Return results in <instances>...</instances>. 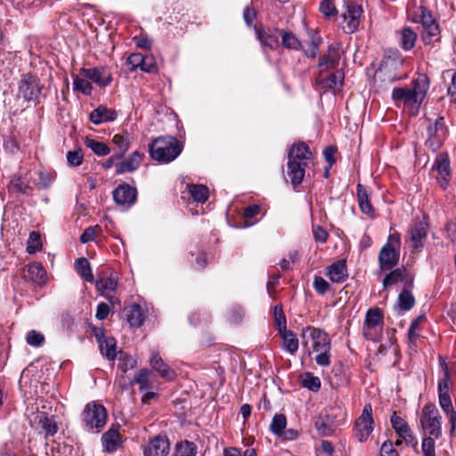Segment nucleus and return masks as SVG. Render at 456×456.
I'll list each match as a JSON object with an SVG mask.
<instances>
[{
  "instance_id": "nucleus-12",
  "label": "nucleus",
  "mask_w": 456,
  "mask_h": 456,
  "mask_svg": "<svg viewBox=\"0 0 456 456\" xmlns=\"http://www.w3.org/2000/svg\"><path fill=\"white\" fill-rule=\"evenodd\" d=\"M428 224L425 220H415L409 230V236L414 252L423 248V240L428 236Z\"/></svg>"
},
{
  "instance_id": "nucleus-55",
  "label": "nucleus",
  "mask_w": 456,
  "mask_h": 456,
  "mask_svg": "<svg viewBox=\"0 0 456 456\" xmlns=\"http://www.w3.org/2000/svg\"><path fill=\"white\" fill-rule=\"evenodd\" d=\"M444 378L438 382V395L449 394L451 377L445 362L442 364Z\"/></svg>"
},
{
  "instance_id": "nucleus-29",
  "label": "nucleus",
  "mask_w": 456,
  "mask_h": 456,
  "mask_svg": "<svg viewBox=\"0 0 456 456\" xmlns=\"http://www.w3.org/2000/svg\"><path fill=\"white\" fill-rule=\"evenodd\" d=\"M154 382V374L148 369L140 370L134 377L131 384H137L141 391L150 389L152 387Z\"/></svg>"
},
{
  "instance_id": "nucleus-6",
  "label": "nucleus",
  "mask_w": 456,
  "mask_h": 456,
  "mask_svg": "<svg viewBox=\"0 0 456 456\" xmlns=\"http://www.w3.org/2000/svg\"><path fill=\"white\" fill-rule=\"evenodd\" d=\"M401 65L400 61L390 57L383 60L375 73L374 79L378 86L387 88L388 84L402 79L403 76L396 72V69Z\"/></svg>"
},
{
  "instance_id": "nucleus-64",
  "label": "nucleus",
  "mask_w": 456,
  "mask_h": 456,
  "mask_svg": "<svg viewBox=\"0 0 456 456\" xmlns=\"http://www.w3.org/2000/svg\"><path fill=\"white\" fill-rule=\"evenodd\" d=\"M314 288L320 295H324L330 289V284L321 276H315Z\"/></svg>"
},
{
  "instance_id": "nucleus-3",
  "label": "nucleus",
  "mask_w": 456,
  "mask_h": 456,
  "mask_svg": "<svg viewBox=\"0 0 456 456\" xmlns=\"http://www.w3.org/2000/svg\"><path fill=\"white\" fill-rule=\"evenodd\" d=\"M105 407L94 402L87 403L82 412V425L89 432L99 433L107 422Z\"/></svg>"
},
{
  "instance_id": "nucleus-52",
  "label": "nucleus",
  "mask_w": 456,
  "mask_h": 456,
  "mask_svg": "<svg viewBox=\"0 0 456 456\" xmlns=\"http://www.w3.org/2000/svg\"><path fill=\"white\" fill-rule=\"evenodd\" d=\"M42 248L40 235L37 232H31L27 242V252L28 254H35Z\"/></svg>"
},
{
  "instance_id": "nucleus-23",
  "label": "nucleus",
  "mask_w": 456,
  "mask_h": 456,
  "mask_svg": "<svg viewBox=\"0 0 456 456\" xmlns=\"http://www.w3.org/2000/svg\"><path fill=\"white\" fill-rule=\"evenodd\" d=\"M118 117L115 110L100 105L90 113V120L95 125L114 121Z\"/></svg>"
},
{
  "instance_id": "nucleus-43",
  "label": "nucleus",
  "mask_w": 456,
  "mask_h": 456,
  "mask_svg": "<svg viewBox=\"0 0 456 456\" xmlns=\"http://www.w3.org/2000/svg\"><path fill=\"white\" fill-rule=\"evenodd\" d=\"M422 41L425 45H431L440 39V29L438 24H431L423 28Z\"/></svg>"
},
{
  "instance_id": "nucleus-28",
  "label": "nucleus",
  "mask_w": 456,
  "mask_h": 456,
  "mask_svg": "<svg viewBox=\"0 0 456 456\" xmlns=\"http://www.w3.org/2000/svg\"><path fill=\"white\" fill-rule=\"evenodd\" d=\"M279 334L282 339V349L291 354H294L298 350L299 346V341L297 335L289 330H282L279 332Z\"/></svg>"
},
{
  "instance_id": "nucleus-26",
  "label": "nucleus",
  "mask_w": 456,
  "mask_h": 456,
  "mask_svg": "<svg viewBox=\"0 0 456 456\" xmlns=\"http://www.w3.org/2000/svg\"><path fill=\"white\" fill-rule=\"evenodd\" d=\"M151 366L167 380H172L175 377V371L158 354H154L150 360Z\"/></svg>"
},
{
  "instance_id": "nucleus-61",
  "label": "nucleus",
  "mask_w": 456,
  "mask_h": 456,
  "mask_svg": "<svg viewBox=\"0 0 456 456\" xmlns=\"http://www.w3.org/2000/svg\"><path fill=\"white\" fill-rule=\"evenodd\" d=\"M26 341L29 346H40L45 342V337L42 333L33 330L28 332Z\"/></svg>"
},
{
  "instance_id": "nucleus-50",
  "label": "nucleus",
  "mask_w": 456,
  "mask_h": 456,
  "mask_svg": "<svg viewBox=\"0 0 456 456\" xmlns=\"http://www.w3.org/2000/svg\"><path fill=\"white\" fill-rule=\"evenodd\" d=\"M73 89L75 91H79L86 95H89L93 91V86L88 80L81 78L78 76H74Z\"/></svg>"
},
{
  "instance_id": "nucleus-22",
  "label": "nucleus",
  "mask_w": 456,
  "mask_h": 456,
  "mask_svg": "<svg viewBox=\"0 0 456 456\" xmlns=\"http://www.w3.org/2000/svg\"><path fill=\"white\" fill-rule=\"evenodd\" d=\"M326 275L332 282H344L348 276L346 261L338 260L328 266Z\"/></svg>"
},
{
  "instance_id": "nucleus-46",
  "label": "nucleus",
  "mask_w": 456,
  "mask_h": 456,
  "mask_svg": "<svg viewBox=\"0 0 456 456\" xmlns=\"http://www.w3.org/2000/svg\"><path fill=\"white\" fill-rule=\"evenodd\" d=\"M425 320L426 316L424 314H420L411 322L408 330V339L411 344H415L416 340L419 338L418 330L419 328L420 323L423 322Z\"/></svg>"
},
{
  "instance_id": "nucleus-48",
  "label": "nucleus",
  "mask_w": 456,
  "mask_h": 456,
  "mask_svg": "<svg viewBox=\"0 0 456 456\" xmlns=\"http://www.w3.org/2000/svg\"><path fill=\"white\" fill-rule=\"evenodd\" d=\"M197 446L193 442L184 441L176 445V456H196Z\"/></svg>"
},
{
  "instance_id": "nucleus-16",
  "label": "nucleus",
  "mask_w": 456,
  "mask_h": 456,
  "mask_svg": "<svg viewBox=\"0 0 456 456\" xmlns=\"http://www.w3.org/2000/svg\"><path fill=\"white\" fill-rule=\"evenodd\" d=\"M80 74L103 87L109 86L112 81L111 73L105 67L83 68L80 69Z\"/></svg>"
},
{
  "instance_id": "nucleus-42",
  "label": "nucleus",
  "mask_w": 456,
  "mask_h": 456,
  "mask_svg": "<svg viewBox=\"0 0 456 456\" xmlns=\"http://www.w3.org/2000/svg\"><path fill=\"white\" fill-rule=\"evenodd\" d=\"M410 289L405 287L398 296V307L403 311L411 310L415 304V298Z\"/></svg>"
},
{
  "instance_id": "nucleus-25",
  "label": "nucleus",
  "mask_w": 456,
  "mask_h": 456,
  "mask_svg": "<svg viewBox=\"0 0 456 456\" xmlns=\"http://www.w3.org/2000/svg\"><path fill=\"white\" fill-rule=\"evenodd\" d=\"M143 154L139 151H134L127 159L117 165L116 173L124 174L136 170L142 159Z\"/></svg>"
},
{
  "instance_id": "nucleus-14",
  "label": "nucleus",
  "mask_w": 456,
  "mask_h": 456,
  "mask_svg": "<svg viewBox=\"0 0 456 456\" xmlns=\"http://www.w3.org/2000/svg\"><path fill=\"white\" fill-rule=\"evenodd\" d=\"M118 424H113L111 427L102 436V444L103 451L108 453L115 452L122 444V437L119 434Z\"/></svg>"
},
{
  "instance_id": "nucleus-32",
  "label": "nucleus",
  "mask_w": 456,
  "mask_h": 456,
  "mask_svg": "<svg viewBox=\"0 0 456 456\" xmlns=\"http://www.w3.org/2000/svg\"><path fill=\"white\" fill-rule=\"evenodd\" d=\"M126 320L130 326L140 327L144 322V314L139 305H132L125 309Z\"/></svg>"
},
{
  "instance_id": "nucleus-17",
  "label": "nucleus",
  "mask_w": 456,
  "mask_h": 456,
  "mask_svg": "<svg viewBox=\"0 0 456 456\" xmlns=\"http://www.w3.org/2000/svg\"><path fill=\"white\" fill-rule=\"evenodd\" d=\"M399 281L403 282L406 288H411L413 286V276L408 273L405 267L396 268L387 273L383 280V287L387 289Z\"/></svg>"
},
{
  "instance_id": "nucleus-15",
  "label": "nucleus",
  "mask_w": 456,
  "mask_h": 456,
  "mask_svg": "<svg viewBox=\"0 0 456 456\" xmlns=\"http://www.w3.org/2000/svg\"><path fill=\"white\" fill-rule=\"evenodd\" d=\"M137 191L127 183L119 184L113 191V199L118 205L131 207L136 201Z\"/></svg>"
},
{
  "instance_id": "nucleus-47",
  "label": "nucleus",
  "mask_w": 456,
  "mask_h": 456,
  "mask_svg": "<svg viewBox=\"0 0 456 456\" xmlns=\"http://www.w3.org/2000/svg\"><path fill=\"white\" fill-rule=\"evenodd\" d=\"M273 320L278 332L287 330V321L281 305L273 308Z\"/></svg>"
},
{
  "instance_id": "nucleus-21",
  "label": "nucleus",
  "mask_w": 456,
  "mask_h": 456,
  "mask_svg": "<svg viewBox=\"0 0 456 456\" xmlns=\"http://www.w3.org/2000/svg\"><path fill=\"white\" fill-rule=\"evenodd\" d=\"M434 170L437 171V179L442 187H445L451 178L450 161L446 155H439L436 159Z\"/></svg>"
},
{
  "instance_id": "nucleus-44",
  "label": "nucleus",
  "mask_w": 456,
  "mask_h": 456,
  "mask_svg": "<svg viewBox=\"0 0 456 456\" xmlns=\"http://www.w3.org/2000/svg\"><path fill=\"white\" fill-rule=\"evenodd\" d=\"M287 426V419L283 414H275L270 425V430L277 436H282Z\"/></svg>"
},
{
  "instance_id": "nucleus-39",
  "label": "nucleus",
  "mask_w": 456,
  "mask_h": 456,
  "mask_svg": "<svg viewBox=\"0 0 456 456\" xmlns=\"http://www.w3.org/2000/svg\"><path fill=\"white\" fill-rule=\"evenodd\" d=\"M96 289L101 294L106 295L109 292H114L118 286V280L116 277H102L96 281Z\"/></svg>"
},
{
  "instance_id": "nucleus-41",
  "label": "nucleus",
  "mask_w": 456,
  "mask_h": 456,
  "mask_svg": "<svg viewBox=\"0 0 456 456\" xmlns=\"http://www.w3.org/2000/svg\"><path fill=\"white\" fill-rule=\"evenodd\" d=\"M276 31L280 34L281 37V45L284 48L292 49V50H298L301 47L300 41L297 39V37L292 33L286 30H278Z\"/></svg>"
},
{
  "instance_id": "nucleus-35",
  "label": "nucleus",
  "mask_w": 456,
  "mask_h": 456,
  "mask_svg": "<svg viewBox=\"0 0 456 456\" xmlns=\"http://www.w3.org/2000/svg\"><path fill=\"white\" fill-rule=\"evenodd\" d=\"M75 268L77 273L86 281H94L93 272L89 261L85 257H80L75 261Z\"/></svg>"
},
{
  "instance_id": "nucleus-2",
  "label": "nucleus",
  "mask_w": 456,
  "mask_h": 456,
  "mask_svg": "<svg viewBox=\"0 0 456 456\" xmlns=\"http://www.w3.org/2000/svg\"><path fill=\"white\" fill-rule=\"evenodd\" d=\"M182 143L174 136H160L149 145V153L152 159L167 164L175 160L182 152Z\"/></svg>"
},
{
  "instance_id": "nucleus-37",
  "label": "nucleus",
  "mask_w": 456,
  "mask_h": 456,
  "mask_svg": "<svg viewBox=\"0 0 456 456\" xmlns=\"http://www.w3.org/2000/svg\"><path fill=\"white\" fill-rule=\"evenodd\" d=\"M417 39V34L409 27L403 28L401 31L400 45L405 51L411 50Z\"/></svg>"
},
{
  "instance_id": "nucleus-49",
  "label": "nucleus",
  "mask_w": 456,
  "mask_h": 456,
  "mask_svg": "<svg viewBox=\"0 0 456 456\" xmlns=\"http://www.w3.org/2000/svg\"><path fill=\"white\" fill-rule=\"evenodd\" d=\"M118 367L123 372H126L127 370L134 369L136 365V361L131 355L122 351L118 353Z\"/></svg>"
},
{
  "instance_id": "nucleus-54",
  "label": "nucleus",
  "mask_w": 456,
  "mask_h": 456,
  "mask_svg": "<svg viewBox=\"0 0 456 456\" xmlns=\"http://www.w3.org/2000/svg\"><path fill=\"white\" fill-rule=\"evenodd\" d=\"M342 82L343 75L340 72H337L330 74L326 79L321 81V84H322L324 87L335 89L336 87L340 86Z\"/></svg>"
},
{
  "instance_id": "nucleus-31",
  "label": "nucleus",
  "mask_w": 456,
  "mask_h": 456,
  "mask_svg": "<svg viewBox=\"0 0 456 456\" xmlns=\"http://www.w3.org/2000/svg\"><path fill=\"white\" fill-rule=\"evenodd\" d=\"M357 200L361 211L370 216L374 215V208L370 204L368 191L361 183L357 184Z\"/></svg>"
},
{
  "instance_id": "nucleus-30",
  "label": "nucleus",
  "mask_w": 456,
  "mask_h": 456,
  "mask_svg": "<svg viewBox=\"0 0 456 456\" xmlns=\"http://www.w3.org/2000/svg\"><path fill=\"white\" fill-rule=\"evenodd\" d=\"M25 276L27 279L37 284L45 283L46 281V272L43 265L37 262L28 265L27 274Z\"/></svg>"
},
{
  "instance_id": "nucleus-40",
  "label": "nucleus",
  "mask_w": 456,
  "mask_h": 456,
  "mask_svg": "<svg viewBox=\"0 0 456 456\" xmlns=\"http://www.w3.org/2000/svg\"><path fill=\"white\" fill-rule=\"evenodd\" d=\"M428 138L426 144L428 145L432 150L436 151L439 149L445 138L444 134L439 133L438 129L430 125L428 127Z\"/></svg>"
},
{
  "instance_id": "nucleus-34",
  "label": "nucleus",
  "mask_w": 456,
  "mask_h": 456,
  "mask_svg": "<svg viewBox=\"0 0 456 456\" xmlns=\"http://www.w3.org/2000/svg\"><path fill=\"white\" fill-rule=\"evenodd\" d=\"M390 421L395 431L403 440H407V437L411 436V428L409 425L403 418L396 415L395 412L392 415Z\"/></svg>"
},
{
  "instance_id": "nucleus-19",
  "label": "nucleus",
  "mask_w": 456,
  "mask_h": 456,
  "mask_svg": "<svg viewBox=\"0 0 456 456\" xmlns=\"http://www.w3.org/2000/svg\"><path fill=\"white\" fill-rule=\"evenodd\" d=\"M169 442L167 438L157 436L151 439L144 449V456H167L169 452Z\"/></svg>"
},
{
  "instance_id": "nucleus-24",
  "label": "nucleus",
  "mask_w": 456,
  "mask_h": 456,
  "mask_svg": "<svg viewBox=\"0 0 456 456\" xmlns=\"http://www.w3.org/2000/svg\"><path fill=\"white\" fill-rule=\"evenodd\" d=\"M306 166L307 164L288 160V176L294 188L303 182Z\"/></svg>"
},
{
  "instance_id": "nucleus-20",
  "label": "nucleus",
  "mask_w": 456,
  "mask_h": 456,
  "mask_svg": "<svg viewBox=\"0 0 456 456\" xmlns=\"http://www.w3.org/2000/svg\"><path fill=\"white\" fill-rule=\"evenodd\" d=\"M312 158L310 148L305 142L294 143L289 150L288 160L307 164Z\"/></svg>"
},
{
  "instance_id": "nucleus-59",
  "label": "nucleus",
  "mask_w": 456,
  "mask_h": 456,
  "mask_svg": "<svg viewBox=\"0 0 456 456\" xmlns=\"http://www.w3.org/2000/svg\"><path fill=\"white\" fill-rule=\"evenodd\" d=\"M424 437L422 440L421 450L424 456H436V444L433 437Z\"/></svg>"
},
{
  "instance_id": "nucleus-62",
  "label": "nucleus",
  "mask_w": 456,
  "mask_h": 456,
  "mask_svg": "<svg viewBox=\"0 0 456 456\" xmlns=\"http://www.w3.org/2000/svg\"><path fill=\"white\" fill-rule=\"evenodd\" d=\"M141 70L147 73H156L158 71V65L153 56L145 55Z\"/></svg>"
},
{
  "instance_id": "nucleus-10",
  "label": "nucleus",
  "mask_w": 456,
  "mask_h": 456,
  "mask_svg": "<svg viewBox=\"0 0 456 456\" xmlns=\"http://www.w3.org/2000/svg\"><path fill=\"white\" fill-rule=\"evenodd\" d=\"M30 426L45 438L54 436L58 426L53 416H48L45 411H37L30 418Z\"/></svg>"
},
{
  "instance_id": "nucleus-13",
  "label": "nucleus",
  "mask_w": 456,
  "mask_h": 456,
  "mask_svg": "<svg viewBox=\"0 0 456 456\" xmlns=\"http://www.w3.org/2000/svg\"><path fill=\"white\" fill-rule=\"evenodd\" d=\"M399 250L391 246V243H386L379 254V264L382 271L393 269L399 262Z\"/></svg>"
},
{
  "instance_id": "nucleus-27",
  "label": "nucleus",
  "mask_w": 456,
  "mask_h": 456,
  "mask_svg": "<svg viewBox=\"0 0 456 456\" xmlns=\"http://www.w3.org/2000/svg\"><path fill=\"white\" fill-rule=\"evenodd\" d=\"M99 342V348L102 355L110 361H113L117 356L116 353V340L112 337H99L96 335Z\"/></svg>"
},
{
  "instance_id": "nucleus-5",
  "label": "nucleus",
  "mask_w": 456,
  "mask_h": 456,
  "mask_svg": "<svg viewBox=\"0 0 456 456\" xmlns=\"http://www.w3.org/2000/svg\"><path fill=\"white\" fill-rule=\"evenodd\" d=\"M422 428L428 432L429 436L438 438L442 435V417L434 403L424 405L420 416Z\"/></svg>"
},
{
  "instance_id": "nucleus-9",
  "label": "nucleus",
  "mask_w": 456,
  "mask_h": 456,
  "mask_svg": "<svg viewBox=\"0 0 456 456\" xmlns=\"http://www.w3.org/2000/svg\"><path fill=\"white\" fill-rule=\"evenodd\" d=\"M345 5L346 12L341 15L344 20L342 29L346 34H353L360 26L362 7L352 0L346 1Z\"/></svg>"
},
{
  "instance_id": "nucleus-58",
  "label": "nucleus",
  "mask_w": 456,
  "mask_h": 456,
  "mask_svg": "<svg viewBox=\"0 0 456 456\" xmlns=\"http://www.w3.org/2000/svg\"><path fill=\"white\" fill-rule=\"evenodd\" d=\"M112 142L117 145L120 151L119 158H121L129 149V140L126 135L115 134L112 138Z\"/></svg>"
},
{
  "instance_id": "nucleus-8",
  "label": "nucleus",
  "mask_w": 456,
  "mask_h": 456,
  "mask_svg": "<svg viewBox=\"0 0 456 456\" xmlns=\"http://www.w3.org/2000/svg\"><path fill=\"white\" fill-rule=\"evenodd\" d=\"M374 429L371 405L365 404L361 416L355 420L354 434L356 439L362 443L367 441Z\"/></svg>"
},
{
  "instance_id": "nucleus-56",
  "label": "nucleus",
  "mask_w": 456,
  "mask_h": 456,
  "mask_svg": "<svg viewBox=\"0 0 456 456\" xmlns=\"http://www.w3.org/2000/svg\"><path fill=\"white\" fill-rule=\"evenodd\" d=\"M9 189L12 191L26 194L29 187L27 182L21 177H13L9 183Z\"/></svg>"
},
{
  "instance_id": "nucleus-63",
  "label": "nucleus",
  "mask_w": 456,
  "mask_h": 456,
  "mask_svg": "<svg viewBox=\"0 0 456 456\" xmlns=\"http://www.w3.org/2000/svg\"><path fill=\"white\" fill-rule=\"evenodd\" d=\"M68 163L72 167H77L81 165L83 161V154L80 150L69 151L67 153Z\"/></svg>"
},
{
  "instance_id": "nucleus-7",
  "label": "nucleus",
  "mask_w": 456,
  "mask_h": 456,
  "mask_svg": "<svg viewBox=\"0 0 456 456\" xmlns=\"http://www.w3.org/2000/svg\"><path fill=\"white\" fill-rule=\"evenodd\" d=\"M301 338L304 347H308L309 343L312 342L314 351L315 352L330 350L329 336L321 329L307 326L302 330Z\"/></svg>"
},
{
  "instance_id": "nucleus-1",
  "label": "nucleus",
  "mask_w": 456,
  "mask_h": 456,
  "mask_svg": "<svg viewBox=\"0 0 456 456\" xmlns=\"http://www.w3.org/2000/svg\"><path fill=\"white\" fill-rule=\"evenodd\" d=\"M429 88V80L425 74H419L415 78L411 87H395L391 97L395 104L399 107L402 103L410 107L415 112L419 110L420 104Z\"/></svg>"
},
{
  "instance_id": "nucleus-38",
  "label": "nucleus",
  "mask_w": 456,
  "mask_h": 456,
  "mask_svg": "<svg viewBox=\"0 0 456 456\" xmlns=\"http://www.w3.org/2000/svg\"><path fill=\"white\" fill-rule=\"evenodd\" d=\"M363 324H366L367 326H376L383 328L382 310L378 307L369 309L365 314Z\"/></svg>"
},
{
  "instance_id": "nucleus-57",
  "label": "nucleus",
  "mask_w": 456,
  "mask_h": 456,
  "mask_svg": "<svg viewBox=\"0 0 456 456\" xmlns=\"http://www.w3.org/2000/svg\"><path fill=\"white\" fill-rule=\"evenodd\" d=\"M209 318V314L206 311L197 310L191 313L188 319L191 325L198 326L201 322H207Z\"/></svg>"
},
{
  "instance_id": "nucleus-18",
  "label": "nucleus",
  "mask_w": 456,
  "mask_h": 456,
  "mask_svg": "<svg viewBox=\"0 0 456 456\" xmlns=\"http://www.w3.org/2000/svg\"><path fill=\"white\" fill-rule=\"evenodd\" d=\"M342 53L340 43L330 45L328 53L319 60L318 66L326 67L327 69L336 68L338 65Z\"/></svg>"
},
{
  "instance_id": "nucleus-45",
  "label": "nucleus",
  "mask_w": 456,
  "mask_h": 456,
  "mask_svg": "<svg viewBox=\"0 0 456 456\" xmlns=\"http://www.w3.org/2000/svg\"><path fill=\"white\" fill-rule=\"evenodd\" d=\"M85 143L87 148L98 156H106L110 153V148L104 142L87 138Z\"/></svg>"
},
{
  "instance_id": "nucleus-36",
  "label": "nucleus",
  "mask_w": 456,
  "mask_h": 456,
  "mask_svg": "<svg viewBox=\"0 0 456 456\" xmlns=\"http://www.w3.org/2000/svg\"><path fill=\"white\" fill-rule=\"evenodd\" d=\"M188 191L194 201L204 203L208 199V188L203 184H189Z\"/></svg>"
},
{
  "instance_id": "nucleus-51",
  "label": "nucleus",
  "mask_w": 456,
  "mask_h": 456,
  "mask_svg": "<svg viewBox=\"0 0 456 456\" xmlns=\"http://www.w3.org/2000/svg\"><path fill=\"white\" fill-rule=\"evenodd\" d=\"M382 327H373V326H367L366 324H363L362 326V335L365 339L370 340V341H379V338L382 336Z\"/></svg>"
},
{
  "instance_id": "nucleus-4",
  "label": "nucleus",
  "mask_w": 456,
  "mask_h": 456,
  "mask_svg": "<svg viewBox=\"0 0 456 456\" xmlns=\"http://www.w3.org/2000/svg\"><path fill=\"white\" fill-rule=\"evenodd\" d=\"M346 413L340 408H330L315 421V428L322 436H331L345 422Z\"/></svg>"
},
{
  "instance_id": "nucleus-60",
  "label": "nucleus",
  "mask_w": 456,
  "mask_h": 456,
  "mask_svg": "<svg viewBox=\"0 0 456 456\" xmlns=\"http://www.w3.org/2000/svg\"><path fill=\"white\" fill-rule=\"evenodd\" d=\"M320 12L327 19L331 18L336 14V7L333 0H323L320 4Z\"/></svg>"
},
{
  "instance_id": "nucleus-33",
  "label": "nucleus",
  "mask_w": 456,
  "mask_h": 456,
  "mask_svg": "<svg viewBox=\"0 0 456 456\" xmlns=\"http://www.w3.org/2000/svg\"><path fill=\"white\" fill-rule=\"evenodd\" d=\"M257 39L260 41L262 45L270 49H276L279 46V37L274 32L271 30H265L262 28L256 29Z\"/></svg>"
},
{
  "instance_id": "nucleus-53",
  "label": "nucleus",
  "mask_w": 456,
  "mask_h": 456,
  "mask_svg": "<svg viewBox=\"0 0 456 456\" xmlns=\"http://www.w3.org/2000/svg\"><path fill=\"white\" fill-rule=\"evenodd\" d=\"M303 387L311 391L316 392L321 387V380L318 377L314 376L312 373H305L302 379Z\"/></svg>"
},
{
  "instance_id": "nucleus-11",
  "label": "nucleus",
  "mask_w": 456,
  "mask_h": 456,
  "mask_svg": "<svg viewBox=\"0 0 456 456\" xmlns=\"http://www.w3.org/2000/svg\"><path fill=\"white\" fill-rule=\"evenodd\" d=\"M42 86L39 78L33 75H24L19 86V94L25 101H36L40 95Z\"/></svg>"
}]
</instances>
